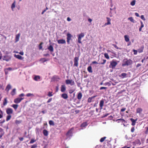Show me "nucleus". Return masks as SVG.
Wrapping results in <instances>:
<instances>
[{
	"label": "nucleus",
	"mask_w": 148,
	"mask_h": 148,
	"mask_svg": "<svg viewBox=\"0 0 148 148\" xmlns=\"http://www.w3.org/2000/svg\"><path fill=\"white\" fill-rule=\"evenodd\" d=\"M107 88L106 87H100V90H102V89H106Z\"/></svg>",
	"instance_id": "obj_55"
},
{
	"label": "nucleus",
	"mask_w": 148,
	"mask_h": 148,
	"mask_svg": "<svg viewBox=\"0 0 148 148\" xmlns=\"http://www.w3.org/2000/svg\"><path fill=\"white\" fill-rule=\"evenodd\" d=\"M106 18L107 19V21L108 22L105 24V26L111 24L110 21H111V19L109 17H107Z\"/></svg>",
	"instance_id": "obj_14"
},
{
	"label": "nucleus",
	"mask_w": 148,
	"mask_h": 148,
	"mask_svg": "<svg viewBox=\"0 0 148 148\" xmlns=\"http://www.w3.org/2000/svg\"><path fill=\"white\" fill-rule=\"evenodd\" d=\"M37 147V145L36 144H35L31 146V148H36Z\"/></svg>",
	"instance_id": "obj_47"
},
{
	"label": "nucleus",
	"mask_w": 148,
	"mask_h": 148,
	"mask_svg": "<svg viewBox=\"0 0 148 148\" xmlns=\"http://www.w3.org/2000/svg\"><path fill=\"white\" fill-rule=\"evenodd\" d=\"M128 19L131 22H134V20L132 17H130L128 18Z\"/></svg>",
	"instance_id": "obj_45"
},
{
	"label": "nucleus",
	"mask_w": 148,
	"mask_h": 148,
	"mask_svg": "<svg viewBox=\"0 0 148 148\" xmlns=\"http://www.w3.org/2000/svg\"><path fill=\"white\" fill-rule=\"evenodd\" d=\"M43 133L45 136H47L48 135V132L46 130H43Z\"/></svg>",
	"instance_id": "obj_22"
},
{
	"label": "nucleus",
	"mask_w": 148,
	"mask_h": 148,
	"mask_svg": "<svg viewBox=\"0 0 148 148\" xmlns=\"http://www.w3.org/2000/svg\"><path fill=\"white\" fill-rule=\"evenodd\" d=\"M5 69V70H9L10 71H12V69L11 67H9L8 68Z\"/></svg>",
	"instance_id": "obj_56"
},
{
	"label": "nucleus",
	"mask_w": 148,
	"mask_h": 148,
	"mask_svg": "<svg viewBox=\"0 0 148 148\" xmlns=\"http://www.w3.org/2000/svg\"><path fill=\"white\" fill-rule=\"evenodd\" d=\"M52 100V98L49 99L47 102V103L50 102Z\"/></svg>",
	"instance_id": "obj_59"
},
{
	"label": "nucleus",
	"mask_w": 148,
	"mask_h": 148,
	"mask_svg": "<svg viewBox=\"0 0 148 148\" xmlns=\"http://www.w3.org/2000/svg\"><path fill=\"white\" fill-rule=\"evenodd\" d=\"M105 85H108V86H110L111 85V84L109 82H107L104 84Z\"/></svg>",
	"instance_id": "obj_48"
},
{
	"label": "nucleus",
	"mask_w": 148,
	"mask_h": 148,
	"mask_svg": "<svg viewBox=\"0 0 148 148\" xmlns=\"http://www.w3.org/2000/svg\"><path fill=\"white\" fill-rule=\"evenodd\" d=\"M82 93L81 92H79L78 95L77 96V98L79 100H80L82 97Z\"/></svg>",
	"instance_id": "obj_23"
},
{
	"label": "nucleus",
	"mask_w": 148,
	"mask_h": 148,
	"mask_svg": "<svg viewBox=\"0 0 148 148\" xmlns=\"http://www.w3.org/2000/svg\"><path fill=\"white\" fill-rule=\"evenodd\" d=\"M79 60V58L76 57H75L74 59V66L77 67L78 66V60Z\"/></svg>",
	"instance_id": "obj_5"
},
{
	"label": "nucleus",
	"mask_w": 148,
	"mask_h": 148,
	"mask_svg": "<svg viewBox=\"0 0 148 148\" xmlns=\"http://www.w3.org/2000/svg\"><path fill=\"white\" fill-rule=\"evenodd\" d=\"M84 33H81L77 35L78 42L79 43H82L81 39L84 37Z\"/></svg>",
	"instance_id": "obj_2"
},
{
	"label": "nucleus",
	"mask_w": 148,
	"mask_h": 148,
	"mask_svg": "<svg viewBox=\"0 0 148 148\" xmlns=\"http://www.w3.org/2000/svg\"><path fill=\"white\" fill-rule=\"evenodd\" d=\"M26 96L27 97H29L31 96H34V95L33 94L28 93L26 94Z\"/></svg>",
	"instance_id": "obj_40"
},
{
	"label": "nucleus",
	"mask_w": 148,
	"mask_h": 148,
	"mask_svg": "<svg viewBox=\"0 0 148 148\" xmlns=\"http://www.w3.org/2000/svg\"><path fill=\"white\" fill-rule=\"evenodd\" d=\"M87 125V123L86 122H84V123H83L82 124V125H81V126L82 127H84L85 126H86Z\"/></svg>",
	"instance_id": "obj_36"
},
{
	"label": "nucleus",
	"mask_w": 148,
	"mask_h": 148,
	"mask_svg": "<svg viewBox=\"0 0 148 148\" xmlns=\"http://www.w3.org/2000/svg\"><path fill=\"white\" fill-rule=\"evenodd\" d=\"M12 106L15 110H16L18 107V105L17 104H13L12 105Z\"/></svg>",
	"instance_id": "obj_33"
},
{
	"label": "nucleus",
	"mask_w": 148,
	"mask_h": 148,
	"mask_svg": "<svg viewBox=\"0 0 148 148\" xmlns=\"http://www.w3.org/2000/svg\"><path fill=\"white\" fill-rule=\"evenodd\" d=\"M140 18L143 21H145V18L144 16L143 15H141L140 16Z\"/></svg>",
	"instance_id": "obj_49"
},
{
	"label": "nucleus",
	"mask_w": 148,
	"mask_h": 148,
	"mask_svg": "<svg viewBox=\"0 0 148 148\" xmlns=\"http://www.w3.org/2000/svg\"><path fill=\"white\" fill-rule=\"evenodd\" d=\"M66 84H70L71 85H73L74 84V82L72 80L67 79L66 80Z\"/></svg>",
	"instance_id": "obj_7"
},
{
	"label": "nucleus",
	"mask_w": 148,
	"mask_h": 148,
	"mask_svg": "<svg viewBox=\"0 0 148 148\" xmlns=\"http://www.w3.org/2000/svg\"><path fill=\"white\" fill-rule=\"evenodd\" d=\"M87 70L90 73H92V68L91 66H89L88 67Z\"/></svg>",
	"instance_id": "obj_28"
},
{
	"label": "nucleus",
	"mask_w": 148,
	"mask_h": 148,
	"mask_svg": "<svg viewBox=\"0 0 148 148\" xmlns=\"http://www.w3.org/2000/svg\"><path fill=\"white\" fill-rule=\"evenodd\" d=\"M143 111V109L141 108H138L136 110V113L140 114Z\"/></svg>",
	"instance_id": "obj_20"
},
{
	"label": "nucleus",
	"mask_w": 148,
	"mask_h": 148,
	"mask_svg": "<svg viewBox=\"0 0 148 148\" xmlns=\"http://www.w3.org/2000/svg\"><path fill=\"white\" fill-rule=\"evenodd\" d=\"M136 1L135 0H133L131 2L130 4L132 6L134 5L135 4Z\"/></svg>",
	"instance_id": "obj_42"
},
{
	"label": "nucleus",
	"mask_w": 148,
	"mask_h": 148,
	"mask_svg": "<svg viewBox=\"0 0 148 148\" xmlns=\"http://www.w3.org/2000/svg\"><path fill=\"white\" fill-rule=\"evenodd\" d=\"M72 133V129L71 128L69 130L66 134V135L67 136H71Z\"/></svg>",
	"instance_id": "obj_10"
},
{
	"label": "nucleus",
	"mask_w": 148,
	"mask_h": 148,
	"mask_svg": "<svg viewBox=\"0 0 148 148\" xmlns=\"http://www.w3.org/2000/svg\"><path fill=\"white\" fill-rule=\"evenodd\" d=\"M0 133L3 134H5L3 129L1 127H0Z\"/></svg>",
	"instance_id": "obj_43"
},
{
	"label": "nucleus",
	"mask_w": 148,
	"mask_h": 148,
	"mask_svg": "<svg viewBox=\"0 0 148 148\" xmlns=\"http://www.w3.org/2000/svg\"><path fill=\"white\" fill-rule=\"evenodd\" d=\"M141 64L139 63L136 66V67L138 68L139 67V66H141Z\"/></svg>",
	"instance_id": "obj_63"
},
{
	"label": "nucleus",
	"mask_w": 148,
	"mask_h": 148,
	"mask_svg": "<svg viewBox=\"0 0 148 148\" xmlns=\"http://www.w3.org/2000/svg\"><path fill=\"white\" fill-rule=\"evenodd\" d=\"M57 41L59 44H65L66 43L65 40L63 39L58 40Z\"/></svg>",
	"instance_id": "obj_9"
},
{
	"label": "nucleus",
	"mask_w": 148,
	"mask_h": 148,
	"mask_svg": "<svg viewBox=\"0 0 148 148\" xmlns=\"http://www.w3.org/2000/svg\"><path fill=\"white\" fill-rule=\"evenodd\" d=\"M92 63L93 64H99L96 61H94L92 62Z\"/></svg>",
	"instance_id": "obj_61"
},
{
	"label": "nucleus",
	"mask_w": 148,
	"mask_h": 148,
	"mask_svg": "<svg viewBox=\"0 0 148 148\" xmlns=\"http://www.w3.org/2000/svg\"><path fill=\"white\" fill-rule=\"evenodd\" d=\"M21 141H22L23 140V137H19L18 138Z\"/></svg>",
	"instance_id": "obj_60"
},
{
	"label": "nucleus",
	"mask_w": 148,
	"mask_h": 148,
	"mask_svg": "<svg viewBox=\"0 0 148 148\" xmlns=\"http://www.w3.org/2000/svg\"><path fill=\"white\" fill-rule=\"evenodd\" d=\"M119 121H121V122H122V123H127V122L124 119H117L116 121L118 123H119L120 122Z\"/></svg>",
	"instance_id": "obj_19"
},
{
	"label": "nucleus",
	"mask_w": 148,
	"mask_h": 148,
	"mask_svg": "<svg viewBox=\"0 0 148 148\" xmlns=\"http://www.w3.org/2000/svg\"><path fill=\"white\" fill-rule=\"evenodd\" d=\"M16 89L15 88L13 89L10 92L11 95L14 96L16 93Z\"/></svg>",
	"instance_id": "obj_25"
},
{
	"label": "nucleus",
	"mask_w": 148,
	"mask_h": 148,
	"mask_svg": "<svg viewBox=\"0 0 148 148\" xmlns=\"http://www.w3.org/2000/svg\"><path fill=\"white\" fill-rule=\"evenodd\" d=\"M7 103H8V101H7V98L5 97V98H4V100H3V105L4 106H5L7 104Z\"/></svg>",
	"instance_id": "obj_29"
},
{
	"label": "nucleus",
	"mask_w": 148,
	"mask_h": 148,
	"mask_svg": "<svg viewBox=\"0 0 148 148\" xmlns=\"http://www.w3.org/2000/svg\"><path fill=\"white\" fill-rule=\"evenodd\" d=\"M117 64V63L116 62L113 60L110 62V65L109 66V67L110 68H112V69H114L115 68Z\"/></svg>",
	"instance_id": "obj_3"
},
{
	"label": "nucleus",
	"mask_w": 148,
	"mask_h": 148,
	"mask_svg": "<svg viewBox=\"0 0 148 148\" xmlns=\"http://www.w3.org/2000/svg\"><path fill=\"white\" fill-rule=\"evenodd\" d=\"M103 62H101V63H99V64H104L106 63V60L103 59Z\"/></svg>",
	"instance_id": "obj_46"
},
{
	"label": "nucleus",
	"mask_w": 148,
	"mask_h": 148,
	"mask_svg": "<svg viewBox=\"0 0 148 148\" xmlns=\"http://www.w3.org/2000/svg\"><path fill=\"white\" fill-rule=\"evenodd\" d=\"M96 96H93V97H89L88 99V102L90 103L92 101H94V98L96 97Z\"/></svg>",
	"instance_id": "obj_11"
},
{
	"label": "nucleus",
	"mask_w": 148,
	"mask_h": 148,
	"mask_svg": "<svg viewBox=\"0 0 148 148\" xmlns=\"http://www.w3.org/2000/svg\"><path fill=\"white\" fill-rule=\"evenodd\" d=\"M109 115L108 114H106L104 115L102 117V118H104L106 117L107 116H108Z\"/></svg>",
	"instance_id": "obj_62"
},
{
	"label": "nucleus",
	"mask_w": 148,
	"mask_h": 148,
	"mask_svg": "<svg viewBox=\"0 0 148 148\" xmlns=\"http://www.w3.org/2000/svg\"><path fill=\"white\" fill-rule=\"evenodd\" d=\"M48 95L49 97L52 96L53 95L52 94V92H49Z\"/></svg>",
	"instance_id": "obj_50"
},
{
	"label": "nucleus",
	"mask_w": 148,
	"mask_h": 148,
	"mask_svg": "<svg viewBox=\"0 0 148 148\" xmlns=\"http://www.w3.org/2000/svg\"><path fill=\"white\" fill-rule=\"evenodd\" d=\"M133 63L132 61L130 59H124L122 64L123 66H128L131 65Z\"/></svg>",
	"instance_id": "obj_1"
},
{
	"label": "nucleus",
	"mask_w": 148,
	"mask_h": 148,
	"mask_svg": "<svg viewBox=\"0 0 148 148\" xmlns=\"http://www.w3.org/2000/svg\"><path fill=\"white\" fill-rule=\"evenodd\" d=\"M20 35V33H18L16 35L15 38V40L16 42H17L19 41Z\"/></svg>",
	"instance_id": "obj_17"
},
{
	"label": "nucleus",
	"mask_w": 148,
	"mask_h": 148,
	"mask_svg": "<svg viewBox=\"0 0 148 148\" xmlns=\"http://www.w3.org/2000/svg\"><path fill=\"white\" fill-rule=\"evenodd\" d=\"M104 103V101L103 100H101L100 101L99 105L101 109L102 108V107L103 106Z\"/></svg>",
	"instance_id": "obj_18"
},
{
	"label": "nucleus",
	"mask_w": 148,
	"mask_h": 148,
	"mask_svg": "<svg viewBox=\"0 0 148 148\" xmlns=\"http://www.w3.org/2000/svg\"><path fill=\"white\" fill-rule=\"evenodd\" d=\"M67 36V40L66 41L67 43V44L68 45H69L70 44V40L71 39V38L72 37V35L70 33H67L66 35Z\"/></svg>",
	"instance_id": "obj_4"
},
{
	"label": "nucleus",
	"mask_w": 148,
	"mask_h": 148,
	"mask_svg": "<svg viewBox=\"0 0 148 148\" xmlns=\"http://www.w3.org/2000/svg\"><path fill=\"white\" fill-rule=\"evenodd\" d=\"M134 54V55H136L137 53V51L135 49H133Z\"/></svg>",
	"instance_id": "obj_51"
},
{
	"label": "nucleus",
	"mask_w": 148,
	"mask_h": 148,
	"mask_svg": "<svg viewBox=\"0 0 148 148\" xmlns=\"http://www.w3.org/2000/svg\"><path fill=\"white\" fill-rule=\"evenodd\" d=\"M126 109V108H122L121 109V112H124L125 111Z\"/></svg>",
	"instance_id": "obj_58"
},
{
	"label": "nucleus",
	"mask_w": 148,
	"mask_h": 148,
	"mask_svg": "<svg viewBox=\"0 0 148 148\" xmlns=\"http://www.w3.org/2000/svg\"><path fill=\"white\" fill-rule=\"evenodd\" d=\"M49 123L50 125H54L53 121L52 120H50L49 121Z\"/></svg>",
	"instance_id": "obj_38"
},
{
	"label": "nucleus",
	"mask_w": 148,
	"mask_h": 148,
	"mask_svg": "<svg viewBox=\"0 0 148 148\" xmlns=\"http://www.w3.org/2000/svg\"><path fill=\"white\" fill-rule=\"evenodd\" d=\"M11 87H12L10 84H8L6 87L5 90L8 92L9 90L11 88Z\"/></svg>",
	"instance_id": "obj_12"
},
{
	"label": "nucleus",
	"mask_w": 148,
	"mask_h": 148,
	"mask_svg": "<svg viewBox=\"0 0 148 148\" xmlns=\"http://www.w3.org/2000/svg\"><path fill=\"white\" fill-rule=\"evenodd\" d=\"M6 112L8 115H10L13 113V110L12 109L10 108H8L6 109Z\"/></svg>",
	"instance_id": "obj_6"
},
{
	"label": "nucleus",
	"mask_w": 148,
	"mask_h": 148,
	"mask_svg": "<svg viewBox=\"0 0 148 148\" xmlns=\"http://www.w3.org/2000/svg\"><path fill=\"white\" fill-rule=\"evenodd\" d=\"M12 117L10 115H8L6 117V121H8Z\"/></svg>",
	"instance_id": "obj_32"
},
{
	"label": "nucleus",
	"mask_w": 148,
	"mask_h": 148,
	"mask_svg": "<svg viewBox=\"0 0 148 148\" xmlns=\"http://www.w3.org/2000/svg\"><path fill=\"white\" fill-rule=\"evenodd\" d=\"M127 74L125 73H123L120 75V77L123 78L126 77Z\"/></svg>",
	"instance_id": "obj_26"
},
{
	"label": "nucleus",
	"mask_w": 148,
	"mask_h": 148,
	"mask_svg": "<svg viewBox=\"0 0 148 148\" xmlns=\"http://www.w3.org/2000/svg\"><path fill=\"white\" fill-rule=\"evenodd\" d=\"M140 24L141 26L140 27L142 28L144 26V25L143 23V22L142 21H140Z\"/></svg>",
	"instance_id": "obj_52"
},
{
	"label": "nucleus",
	"mask_w": 148,
	"mask_h": 148,
	"mask_svg": "<svg viewBox=\"0 0 148 148\" xmlns=\"http://www.w3.org/2000/svg\"><path fill=\"white\" fill-rule=\"evenodd\" d=\"M104 57L107 59H109L110 57L107 53H105L104 54Z\"/></svg>",
	"instance_id": "obj_34"
},
{
	"label": "nucleus",
	"mask_w": 148,
	"mask_h": 148,
	"mask_svg": "<svg viewBox=\"0 0 148 148\" xmlns=\"http://www.w3.org/2000/svg\"><path fill=\"white\" fill-rule=\"evenodd\" d=\"M47 49L51 52H53V51L54 49L51 45H50L48 47Z\"/></svg>",
	"instance_id": "obj_21"
},
{
	"label": "nucleus",
	"mask_w": 148,
	"mask_h": 148,
	"mask_svg": "<svg viewBox=\"0 0 148 148\" xmlns=\"http://www.w3.org/2000/svg\"><path fill=\"white\" fill-rule=\"evenodd\" d=\"M106 137L105 136L102 138H101L100 140V141L101 142H103L105 140L106 138Z\"/></svg>",
	"instance_id": "obj_35"
},
{
	"label": "nucleus",
	"mask_w": 148,
	"mask_h": 148,
	"mask_svg": "<svg viewBox=\"0 0 148 148\" xmlns=\"http://www.w3.org/2000/svg\"><path fill=\"white\" fill-rule=\"evenodd\" d=\"M40 79V76L39 75H37V76H36L34 77V79L35 81H37L38 80V79Z\"/></svg>",
	"instance_id": "obj_31"
},
{
	"label": "nucleus",
	"mask_w": 148,
	"mask_h": 148,
	"mask_svg": "<svg viewBox=\"0 0 148 148\" xmlns=\"http://www.w3.org/2000/svg\"><path fill=\"white\" fill-rule=\"evenodd\" d=\"M15 57L20 60H22L23 59V57L19 55H15Z\"/></svg>",
	"instance_id": "obj_30"
},
{
	"label": "nucleus",
	"mask_w": 148,
	"mask_h": 148,
	"mask_svg": "<svg viewBox=\"0 0 148 148\" xmlns=\"http://www.w3.org/2000/svg\"><path fill=\"white\" fill-rule=\"evenodd\" d=\"M144 49V47L143 46H142L140 47L139 49L138 50V52L139 53H141L143 51V50Z\"/></svg>",
	"instance_id": "obj_27"
},
{
	"label": "nucleus",
	"mask_w": 148,
	"mask_h": 148,
	"mask_svg": "<svg viewBox=\"0 0 148 148\" xmlns=\"http://www.w3.org/2000/svg\"><path fill=\"white\" fill-rule=\"evenodd\" d=\"M23 99V98H17L15 99L14 100V102L16 103H20L21 100Z\"/></svg>",
	"instance_id": "obj_8"
},
{
	"label": "nucleus",
	"mask_w": 148,
	"mask_h": 148,
	"mask_svg": "<svg viewBox=\"0 0 148 148\" xmlns=\"http://www.w3.org/2000/svg\"><path fill=\"white\" fill-rule=\"evenodd\" d=\"M112 45L115 48H116V49H121L120 48H119L116 45H114V44H113Z\"/></svg>",
	"instance_id": "obj_57"
},
{
	"label": "nucleus",
	"mask_w": 148,
	"mask_h": 148,
	"mask_svg": "<svg viewBox=\"0 0 148 148\" xmlns=\"http://www.w3.org/2000/svg\"><path fill=\"white\" fill-rule=\"evenodd\" d=\"M43 44V43L42 42H41L39 46V48L40 49H41L42 48V45Z\"/></svg>",
	"instance_id": "obj_44"
},
{
	"label": "nucleus",
	"mask_w": 148,
	"mask_h": 148,
	"mask_svg": "<svg viewBox=\"0 0 148 148\" xmlns=\"http://www.w3.org/2000/svg\"><path fill=\"white\" fill-rule=\"evenodd\" d=\"M61 97L62 98L64 99H66L68 98L67 94L65 93L62 94L61 95Z\"/></svg>",
	"instance_id": "obj_15"
},
{
	"label": "nucleus",
	"mask_w": 148,
	"mask_h": 148,
	"mask_svg": "<svg viewBox=\"0 0 148 148\" xmlns=\"http://www.w3.org/2000/svg\"><path fill=\"white\" fill-rule=\"evenodd\" d=\"M136 142L137 144H138L139 145H140L141 144V143L140 140L138 139H137L136 140Z\"/></svg>",
	"instance_id": "obj_39"
},
{
	"label": "nucleus",
	"mask_w": 148,
	"mask_h": 148,
	"mask_svg": "<svg viewBox=\"0 0 148 148\" xmlns=\"http://www.w3.org/2000/svg\"><path fill=\"white\" fill-rule=\"evenodd\" d=\"M15 7V1H14V3L12 4L11 6V8L12 10H13V9Z\"/></svg>",
	"instance_id": "obj_37"
},
{
	"label": "nucleus",
	"mask_w": 148,
	"mask_h": 148,
	"mask_svg": "<svg viewBox=\"0 0 148 148\" xmlns=\"http://www.w3.org/2000/svg\"><path fill=\"white\" fill-rule=\"evenodd\" d=\"M145 128L146 129V130L145 132V133L146 134H148V127H145Z\"/></svg>",
	"instance_id": "obj_53"
},
{
	"label": "nucleus",
	"mask_w": 148,
	"mask_h": 148,
	"mask_svg": "<svg viewBox=\"0 0 148 148\" xmlns=\"http://www.w3.org/2000/svg\"><path fill=\"white\" fill-rule=\"evenodd\" d=\"M135 15L137 17H139V14L138 13H137V12H136L135 13Z\"/></svg>",
	"instance_id": "obj_64"
},
{
	"label": "nucleus",
	"mask_w": 148,
	"mask_h": 148,
	"mask_svg": "<svg viewBox=\"0 0 148 148\" xmlns=\"http://www.w3.org/2000/svg\"><path fill=\"white\" fill-rule=\"evenodd\" d=\"M66 90V86L65 85H62L61 87V91L62 92H64Z\"/></svg>",
	"instance_id": "obj_13"
},
{
	"label": "nucleus",
	"mask_w": 148,
	"mask_h": 148,
	"mask_svg": "<svg viewBox=\"0 0 148 148\" xmlns=\"http://www.w3.org/2000/svg\"><path fill=\"white\" fill-rule=\"evenodd\" d=\"M135 130V128L134 127H132L131 129V132H134Z\"/></svg>",
	"instance_id": "obj_54"
},
{
	"label": "nucleus",
	"mask_w": 148,
	"mask_h": 148,
	"mask_svg": "<svg viewBox=\"0 0 148 148\" xmlns=\"http://www.w3.org/2000/svg\"><path fill=\"white\" fill-rule=\"evenodd\" d=\"M125 38V40L126 42H128L129 41V36L127 35H125L124 36Z\"/></svg>",
	"instance_id": "obj_24"
},
{
	"label": "nucleus",
	"mask_w": 148,
	"mask_h": 148,
	"mask_svg": "<svg viewBox=\"0 0 148 148\" xmlns=\"http://www.w3.org/2000/svg\"><path fill=\"white\" fill-rule=\"evenodd\" d=\"M36 140L34 139H32L30 141L29 143L32 144L36 142Z\"/></svg>",
	"instance_id": "obj_41"
},
{
	"label": "nucleus",
	"mask_w": 148,
	"mask_h": 148,
	"mask_svg": "<svg viewBox=\"0 0 148 148\" xmlns=\"http://www.w3.org/2000/svg\"><path fill=\"white\" fill-rule=\"evenodd\" d=\"M130 120L131 121L132 123L131 125L132 126H134L135 125V123H136V121H137V119H136V120H134L133 118H131L130 119Z\"/></svg>",
	"instance_id": "obj_16"
}]
</instances>
